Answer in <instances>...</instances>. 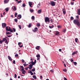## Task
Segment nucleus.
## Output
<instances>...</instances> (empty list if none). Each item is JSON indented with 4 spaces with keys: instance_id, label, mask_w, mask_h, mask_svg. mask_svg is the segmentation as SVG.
I'll list each match as a JSON object with an SVG mask.
<instances>
[{
    "instance_id": "1",
    "label": "nucleus",
    "mask_w": 80,
    "mask_h": 80,
    "mask_svg": "<svg viewBox=\"0 0 80 80\" xmlns=\"http://www.w3.org/2000/svg\"><path fill=\"white\" fill-rule=\"evenodd\" d=\"M73 23L78 27H80V21L78 19H74L73 21Z\"/></svg>"
},
{
    "instance_id": "2",
    "label": "nucleus",
    "mask_w": 80,
    "mask_h": 80,
    "mask_svg": "<svg viewBox=\"0 0 80 80\" xmlns=\"http://www.w3.org/2000/svg\"><path fill=\"white\" fill-rule=\"evenodd\" d=\"M4 42H5V43H6L7 44H8V42L7 41H9V38L7 37H6L5 38H3V39Z\"/></svg>"
},
{
    "instance_id": "3",
    "label": "nucleus",
    "mask_w": 80,
    "mask_h": 80,
    "mask_svg": "<svg viewBox=\"0 0 80 80\" xmlns=\"http://www.w3.org/2000/svg\"><path fill=\"white\" fill-rule=\"evenodd\" d=\"M49 4H51L52 6H54L55 5V3L54 1H51L50 3H49Z\"/></svg>"
},
{
    "instance_id": "4",
    "label": "nucleus",
    "mask_w": 80,
    "mask_h": 80,
    "mask_svg": "<svg viewBox=\"0 0 80 80\" xmlns=\"http://www.w3.org/2000/svg\"><path fill=\"white\" fill-rule=\"evenodd\" d=\"M45 22H50V19L48 17H46L45 19Z\"/></svg>"
},
{
    "instance_id": "5",
    "label": "nucleus",
    "mask_w": 80,
    "mask_h": 80,
    "mask_svg": "<svg viewBox=\"0 0 80 80\" xmlns=\"http://www.w3.org/2000/svg\"><path fill=\"white\" fill-rule=\"evenodd\" d=\"M37 62L36 60H35L34 62H33V61L31 62V64L32 65H34L35 64H36Z\"/></svg>"
},
{
    "instance_id": "6",
    "label": "nucleus",
    "mask_w": 80,
    "mask_h": 80,
    "mask_svg": "<svg viewBox=\"0 0 80 80\" xmlns=\"http://www.w3.org/2000/svg\"><path fill=\"white\" fill-rule=\"evenodd\" d=\"M63 14L65 15L66 13V10L64 8H63L62 10Z\"/></svg>"
},
{
    "instance_id": "7",
    "label": "nucleus",
    "mask_w": 80,
    "mask_h": 80,
    "mask_svg": "<svg viewBox=\"0 0 80 80\" xmlns=\"http://www.w3.org/2000/svg\"><path fill=\"white\" fill-rule=\"evenodd\" d=\"M34 29L35 30H32V31L35 32H36L38 31V28H35Z\"/></svg>"
},
{
    "instance_id": "8",
    "label": "nucleus",
    "mask_w": 80,
    "mask_h": 80,
    "mask_svg": "<svg viewBox=\"0 0 80 80\" xmlns=\"http://www.w3.org/2000/svg\"><path fill=\"white\" fill-rule=\"evenodd\" d=\"M2 26L3 28L4 27H6V24L5 23H2Z\"/></svg>"
},
{
    "instance_id": "9",
    "label": "nucleus",
    "mask_w": 80,
    "mask_h": 80,
    "mask_svg": "<svg viewBox=\"0 0 80 80\" xmlns=\"http://www.w3.org/2000/svg\"><path fill=\"white\" fill-rule=\"evenodd\" d=\"M20 67V69L21 71H23L24 70V68L23 66H21Z\"/></svg>"
},
{
    "instance_id": "10",
    "label": "nucleus",
    "mask_w": 80,
    "mask_h": 80,
    "mask_svg": "<svg viewBox=\"0 0 80 80\" xmlns=\"http://www.w3.org/2000/svg\"><path fill=\"white\" fill-rule=\"evenodd\" d=\"M22 18V16L21 14H19L18 15V17L17 18L18 19H20Z\"/></svg>"
},
{
    "instance_id": "11",
    "label": "nucleus",
    "mask_w": 80,
    "mask_h": 80,
    "mask_svg": "<svg viewBox=\"0 0 80 80\" xmlns=\"http://www.w3.org/2000/svg\"><path fill=\"white\" fill-rule=\"evenodd\" d=\"M9 1V0H4V3L6 4Z\"/></svg>"
},
{
    "instance_id": "12",
    "label": "nucleus",
    "mask_w": 80,
    "mask_h": 80,
    "mask_svg": "<svg viewBox=\"0 0 80 80\" xmlns=\"http://www.w3.org/2000/svg\"><path fill=\"white\" fill-rule=\"evenodd\" d=\"M78 53V52L77 51L73 52V53H72V55H74V54H76Z\"/></svg>"
},
{
    "instance_id": "13",
    "label": "nucleus",
    "mask_w": 80,
    "mask_h": 80,
    "mask_svg": "<svg viewBox=\"0 0 80 80\" xmlns=\"http://www.w3.org/2000/svg\"><path fill=\"white\" fill-rule=\"evenodd\" d=\"M42 11V9H39L38 11V13L39 14L41 13Z\"/></svg>"
},
{
    "instance_id": "14",
    "label": "nucleus",
    "mask_w": 80,
    "mask_h": 80,
    "mask_svg": "<svg viewBox=\"0 0 80 80\" xmlns=\"http://www.w3.org/2000/svg\"><path fill=\"white\" fill-rule=\"evenodd\" d=\"M8 59L9 60L12 61V59L11 58V57L10 56H8Z\"/></svg>"
},
{
    "instance_id": "15",
    "label": "nucleus",
    "mask_w": 80,
    "mask_h": 80,
    "mask_svg": "<svg viewBox=\"0 0 80 80\" xmlns=\"http://www.w3.org/2000/svg\"><path fill=\"white\" fill-rule=\"evenodd\" d=\"M29 4L30 7L32 8V4L31 3V2H29Z\"/></svg>"
},
{
    "instance_id": "16",
    "label": "nucleus",
    "mask_w": 80,
    "mask_h": 80,
    "mask_svg": "<svg viewBox=\"0 0 80 80\" xmlns=\"http://www.w3.org/2000/svg\"><path fill=\"white\" fill-rule=\"evenodd\" d=\"M9 31H10L11 32H13V30H12L11 29V28L10 27H9Z\"/></svg>"
},
{
    "instance_id": "17",
    "label": "nucleus",
    "mask_w": 80,
    "mask_h": 80,
    "mask_svg": "<svg viewBox=\"0 0 80 80\" xmlns=\"http://www.w3.org/2000/svg\"><path fill=\"white\" fill-rule=\"evenodd\" d=\"M78 14L80 15V9H78Z\"/></svg>"
},
{
    "instance_id": "18",
    "label": "nucleus",
    "mask_w": 80,
    "mask_h": 80,
    "mask_svg": "<svg viewBox=\"0 0 80 80\" xmlns=\"http://www.w3.org/2000/svg\"><path fill=\"white\" fill-rule=\"evenodd\" d=\"M59 32L58 31H57L56 32L55 35L56 36H58L59 35Z\"/></svg>"
},
{
    "instance_id": "19",
    "label": "nucleus",
    "mask_w": 80,
    "mask_h": 80,
    "mask_svg": "<svg viewBox=\"0 0 80 80\" xmlns=\"http://www.w3.org/2000/svg\"><path fill=\"white\" fill-rule=\"evenodd\" d=\"M66 31V29H64L62 30V32H63L64 33H65Z\"/></svg>"
},
{
    "instance_id": "20",
    "label": "nucleus",
    "mask_w": 80,
    "mask_h": 80,
    "mask_svg": "<svg viewBox=\"0 0 80 80\" xmlns=\"http://www.w3.org/2000/svg\"><path fill=\"white\" fill-rule=\"evenodd\" d=\"M13 8H13V10L14 11H16L17 10V8L15 7V6H13Z\"/></svg>"
},
{
    "instance_id": "21",
    "label": "nucleus",
    "mask_w": 80,
    "mask_h": 80,
    "mask_svg": "<svg viewBox=\"0 0 80 80\" xmlns=\"http://www.w3.org/2000/svg\"><path fill=\"white\" fill-rule=\"evenodd\" d=\"M32 77H33V78H34L35 79H37V78L36 75H33V76H32Z\"/></svg>"
},
{
    "instance_id": "22",
    "label": "nucleus",
    "mask_w": 80,
    "mask_h": 80,
    "mask_svg": "<svg viewBox=\"0 0 80 80\" xmlns=\"http://www.w3.org/2000/svg\"><path fill=\"white\" fill-rule=\"evenodd\" d=\"M37 27H40V24L39 23H38L37 24Z\"/></svg>"
},
{
    "instance_id": "23",
    "label": "nucleus",
    "mask_w": 80,
    "mask_h": 80,
    "mask_svg": "<svg viewBox=\"0 0 80 80\" xmlns=\"http://www.w3.org/2000/svg\"><path fill=\"white\" fill-rule=\"evenodd\" d=\"M6 34L7 35H10V34H11V33L8 32H6Z\"/></svg>"
},
{
    "instance_id": "24",
    "label": "nucleus",
    "mask_w": 80,
    "mask_h": 80,
    "mask_svg": "<svg viewBox=\"0 0 80 80\" xmlns=\"http://www.w3.org/2000/svg\"><path fill=\"white\" fill-rule=\"evenodd\" d=\"M53 27H54V25H52V26H49V28L51 29H52L53 28Z\"/></svg>"
},
{
    "instance_id": "25",
    "label": "nucleus",
    "mask_w": 80,
    "mask_h": 80,
    "mask_svg": "<svg viewBox=\"0 0 80 80\" xmlns=\"http://www.w3.org/2000/svg\"><path fill=\"white\" fill-rule=\"evenodd\" d=\"M9 27H6V31H9Z\"/></svg>"
},
{
    "instance_id": "26",
    "label": "nucleus",
    "mask_w": 80,
    "mask_h": 80,
    "mask_svg": "<svg viewBox=\"0 0 80 80\" xmlns=\"http://www.w3.org/2000/svg\"><path fill=\"white\" fill-rule=\"evenodd\" d=\"M3 42H4V41H3V40H1V39H0V43L1 44H2Z\"/></svg>"
},
{
    "instance_id": "27",
    "label": "nucleus",
    "mask_w": 80,
    "mask_h": 80,
    "mask_svg": "<svg viewBox=\"0 0 80 80\" xmlns=\"http://www.w3.org/2000/svg\"><path fill=\"white\" fill-rule=\"evenodd\" d=\"M5 10H6V12H8V11L9 9L8 8H6L5 9Z\"/></svg>"
},
{
    "instance_id": "28",
    "label": "nucleus",
    "mask_w": 80,
    "mask_h": 80,
    "mask_svg": "<svg viewBox=\"0 0 80 80\" xmlns=\"http://www.w3.org/2000/svg\"><path fill=\"white\" fill-rule=\"evenodd\" d=\"M40 6V3H39L38 4V5L37 7L38 8H39V7Z\"/></svg>"
},
{
    "instance_id": "29",
    "label": "nucleus",
    "mask_w": 80,
    "mask_h": 80,
    "mask_svg": "<svg viewBox=\"0 0 80 80\" xmlns=\"http://www.w3.org/2000/svg\"><path fill=\"white\" fill-rule=\"evenodd\" d=\"M31 19L32 20H35V17L34 16H32L31 18Z\"/></svg>"
},
{
    "instance_id": "30",
    "label": "nucleus",
    "mask_w": 80,
    "mask_h": 80,
    "mask_svg": "<svg viewBox=\"0 0 80 80\" xmlns=\"http://www.w3.org/2000/svg\"><path fill=\"white\" fill-rule=\"evenodd\" d=\"M36 57L37 58H39V57L40 58V56L39 54H37V55H36Z\"/></svg>"
},
{
    "instance_id": "31",
    "label": "nucleus",
    "mask_w": 80,
    "mask_h": 80,
    "mask_svg": "<svg viewBox=\"0 0 80 80\" xmlns=\"http://www.w3.org/2000/svg\"><path fill=\"white\" fill-rule=\"evenodd\" d=\"M18 27H19V29H22V28H21V25H18Z\"/></svg>"
},
{
    "instance_id": "32",
    "label": "nucleus",
    "mask_w": 80,
    "mask_h": 80,
    "mask_svg": "<svg viewBox=\"0 0 80 80\" xmlns=\"http://www.w3.org/2000/svg\"><path fill=\"white\" fill-rule=\"evenodd\" d=\"M30 11L31 12H34L33 10L32 9H30Z\"/></svg>"
},
{
    "instance_id": "33",
    "label": "nucleus",
    "mask_w": 80,
    "mask_h": 80,
    "mask_svg": "<svg viewBox=\"0 0 80 80\" xmlns=\"http://www.w3.org/2000/svg\"><path fill=\"white\" fill-rule=\"evenodd\" d=\"M31 26H32V24H29V25H28V27L29 28H30V27H31Z\"/></svg>"
},
{
    "instance_id": "34",
    "label": "nucleus",
    "mask_w": 80,
    "mask_h": 80,
    "mask_svg": "<svg viewBox=\"0 0 80 80\" xmlns=\"http://www.w3.org/2000/svg\"><path fill=\"white\" fill-rule=\"evenodd\" d=\"M35 69L34 68H33V69H32V70H31V71H32V72H34V71H35Z\"/></svg>"
},
{
    "instance_id": "35",
    "label": "nucleus",
    "mask_w": 80,
    "mask_h": 80,
    "mask_svg": "<svg viewBox=\"0 0 80 80\" xmlns=\"http://www.w3.org/2000/svg\"><path fill=\"white\" fill-rule=\"evenodd\" d=\"M30 73L31 74V75H33V73L31 71H30Z\"/></svg>"
},
{
    "instance_id": "36",
    "label": "nucleus",
    "mask_w": 80,
    "mask_h": 80,
    "mask_svg": "<svg viewBox=\"0 0 80 80\" xmlns=\"http://www.w3.org/2000/svg\"><path fill=\"white\" fill-rule=\"evenodd\" d=\"M78 40V39L77 38H76L75 39V41L76 42H77Z\"/></svg>"
},
{
    "instance_id": "37",
    "label": "nucleus",
    "mask_w": 80,
    "mask_h": 80,
    "mask_svg": "<svg viewBox=\"0 0 80 80\" xmlns=\"http://www.w3.org/2000/svg\"><path fill=\"white\" fill-rule=\"evenodd\" d=\"M57 27L58 28H60L61 27V26L60 25H58Z\"/></svg>"
},
{
    "instance_id": "38",
    "label": "nucleus",
    "mask_w": 80,
    "mask_h": 80,
    "mask_svg": "<svg viewBox=\"0 0 80 80\" xmlns=\"http://www.w3.org/2000/svg\"><path fill=\"white\" fill-rule=\"evenodd\" d=\"M70 19L71 20H73L74 19V18L72 17H71Z\"/></svg>"
},
{
    "instance_id": "39",
    "label": "nucleus",
    "mask_w": 80,
    "mask_h": 80,
    "mask_svg": "<svg viewBox=\"0 0 80 80\" xmlns=\"http://www.w3.org/2000/svg\"><path fill=\"white\" fill-rule=\"evenodd\" d=\"M73 63H74V64L75 65H76L77 64V63L76 62H73Z\"/></svg>"
},
{
    "instance_id": "40",
    "label": "nucleus",
    "mask_w": 80,
    "mask_h": 80,
    "mask_svg": "<svg viewBox=\"0 0 80 80\" xmlns=\"http://www.w3.org/2000/svg\"><path fill=\"white\" fill-rule=\"evenodd\" d=\"M12 30L14 32H15L16 31V29H15L14 28H13Z\"/></svg>"
},
{
    "instance_id": "41",
    "label": "nucleus",
    "mask_w": 80,
    "mask_h": 80,
    "mask_svg": "<svg viewBox=\"0 0 80 80\" xmlns=\"http://www.w3.org/2000/svg\"><path fill=\"white\" fill-rule=\"evenodd\" d=\"M22 2V0H20L19 1H18V3H21Z\"/></svg>"
},
{
    "instance_id": "42",
    "label": "nucleus",
    "mask_w": 80,
    "mask_h": 80,
    "mask_svg": "<svg viewBox=\"0 0 80 80\" xmlns=\"http://www.w3.org/2000/svg\"><path fill=\"white\" fill-rule=\"evenodd\" d=\"M50 21L51 22V23H52L53 22V20H52V19H51Z\"/></svg>"
},
{
    "instance_id": "43",
    "label": "nucleus",
    "mask_w": 80,
    "mask_h": 80,
    "mask_svg": "<svg viewBox=\"0 0 80 80\" xmlns=\"http://www.w3.org/2000/svg\"><path fill=\"white\" fill-rule=\"evenodd\" d=\"M28 65V64H23V65H24V67H25L26 66Z\"/></svg>"
},
{
    "instance_id": "44",
    "label": "nucleus",
    "mask_w": 80,
    "mask_h": 80,
    "mask_svg": "<svg viewBox=\"0 0 80 80\" xmlns=\"http://www.w3.org/2000/svg\"><path fill=\"white\" fill-rule=\"evenodd\" d=\"M14 21L16 22H18V19H14Z\"/></svg>"
},
{
    "instance_id": "45",
    "label": "nucleus",
    "mask_w": 80,
    "mask_h": 80,
    "mask_svg": "<svg viewBox=\"0 0 80 80\" xmlns=\"http://www.w3.org/2000/svg\"><path fill=\"white\" fill-rule=\"evenodd\" d=\"M17 14H18V13H16V12L15 13V17H17Z\"/></svg>"
},
{
    "instance_id": "46",
    "label": "nucleus",
    "mask_w": 80,
    "mask_h": 80,
    "mask_svg": "<svg viewBox=\"0 0 80 80\" xmlns=\"http://www.w3.org/2000/svg\"><path fill=\"white\" fill-rule=\"evenodd\" d=\"M17 75L16 74H15L14 75V78H17Z\"/></svg>"
},
{
    "instance_id": "47",
    "label": "nucleus",
    "mask_w": 80,
    "mask_h": 80,
    "mask_svg": "<svg viewBox=\"0 0 80 80\" xmlns=\"http://www.w3.org/2000/svg\"><path fill=\"white\" fill-rule=\"evenodd\" d=\"M22 6L23 7H25L26 6L25 4H23L22 5Z\"/></svg>"
},
{
    "instance_id": "48",
    "label": "nucleus",
    "mask_w": 80,
    "mask_h": 80,
    "mask_svg": "<svg viewBox=\"0 0 80 80\" xmlns=\"http://www.w3.org/2000/svg\"><path fill=\"white\" fill-rule=\"evenodd\" d=\"M18 56V54H16L15 55V57H17Z\"/></svg>"
},
{
    "instance_id": "49",
    "label": "nucleus",
    "mask_w": 80,
    "mask_h": 80,
    "mask_svg": "<svg viewBox=\"0 0 80 80\" xmlns=\"http://www.w3.org/2000/svg\"><path fill=\"white\" fill-rule=\"evenodd\" d=\"M62 71H63V72H67V70L66 69H63L62 70Z\"/></svg>"
},
{
    "instance_id": "50",
    "label": "nucleus",
    "mask_w": 80,
    "mask_h": 80,
    "mask_svg": "<svg viewBox=\"0 0 80 80\" xmlns=\"http://www.w3.org/2000/svg\"><path fill=\"white\" fill-rule=\"evenodd\" d=\"M32 66L33 65H32L31 64H30L29 65V67H32Z\"/></svg>"
},
{
    "instance_id": "51",
    "label": "nucleus",
    "mask_w": 80,
    "mask_h": 80,
    "mask_svg": "<svg viewBox=\"0 0 80 80\" xmlns=\"http://www.w3.org/2000/svg\"><path fill=\"white\" fill-rule=\"evenodd\" d=\"M13 62L14 64H16L15 61V60H13Z\"/></svg>"
},
{
    "instance_id": "52",
    "label": "nucleus",
    "mask_w": 80,
    "mask_h": 80,
    "mask_svg": "<svg viewBox=\"0 0 80 80\" xmlns=\"http://www.w3.org/2000/svg\"><path fill=\"white\" fill-rule=\"evenodd\" d=\"M50 72H54V71L53 70H50Z\"/></svg>"
},
{
    "instance_id": "53",
    "label": "nucleus",
    "mask_w": 80,
    "mask_h": 80,
    "mask_svg": "<svg viewBox=\"0 0 80 80\" xmlns=\"http://www.w3.org/2000/svg\"><path fill=\"white\" fill-rule=\"evenodd\" d=\"M22 62L23 63L24 62V60L23 59H22Z\"/></svg>"
},
{
    "instance_id": "54",
    "label": "nucleus",
    "mask_w": 80,
    "mask_h": 80,
    "mask_svg": "<svg viewBox=\"0 0 80 80\" xmlns=\"http://www.w3.org/2000/svg\"><path fill=\"white\" fill-rule=\"evenodd\" d=\"M22 43V42H19L18 44L19 46H20V45H21Z\"/></svg>"
},
{
    "instance_id": "55",
    "label": "nucleus",
    "mask_w": 80,
    "mask_h": 80,
    "mask_svg": "<svg viewBox=\"0 0 80 80\" xmlns=\"http://www.w3.org/2000/svg\"><path fill=\"white\" fill-rule=\"evenodd\" d=\"M8 37H10L12 36V35H6Z\"/></svg>"
},
{
    "instance_id": "56",
    "label": "nucleus",
    "mask_w": 80,
    "mask_h": 80,
    "mask_svg": "<svg viewBox=\"0 0 80 80\" xmlns=\"http://www.w3.org/2000/svg\"><path fill=\"white\" fill-rule=\"evenodd\" d=\"M74 2H72L71 4V5H74Z\"/></svg>"
},
{
    "instance_id": "57",
    "label": "nucleus",
    "mask_w": 80,
    "mask_h": 80,
    "mask_svg": "<svg viewBox=\"0 0 80 80\" xmlns=\"http://www.w3.org/2000/svg\"><path fill=\"white\" fill-rule=\"evenodd\" d=\"M76 18H79V16H76Z\"/></svg>"
},
{
    "instance_id": "58",
    "label": "nucleus",
    "mask_w": 80,
    "mask_h": 80,
    "mask_svg": "<svg viewBox=\"0 0 80 80\" xmlns=\"http://www.w3.org/2000/svg\"><path fill=\"white\" fill-rule=\"evenodd\" d=\"M22 74H24L25 72H24L23 71H22Z\"/></svg>"
},
{
    "instance_id": "59",
    "label": "nucleus",
    "mask_w": 80,
    "mask_h": 80,
    "mask_svg": "<svg viewBox=\"0 0 80 80\" xmlns=\"http://www.w3.org/2000/svg\"><path fill=\"white\" fill-rule=\"evenodd\" d=\"M39 60H40V58L39 57L37 58V60L39 61Z\"/></svg>"
},
{
    "instance_id": "60",
    "label": "nucleus",
    "mask_w": 80,
    "mask_h": 80,
    "mask_svg": "<svg viewBox=\"0 0 80 80\" xmlns=\"http://www.w3.org/2000/svg\"><path fill=\"white\" fill-rule=\"evenodd\" d=\"M28 68H25V69L26 70H28Z\"/></svg>"
},
{
    "instance_id": "61",
    "label": "nucleus",
    "mask_w": 80,
    "mask_h": 80,
    "mask_svg": "<svg viewBox=\"0 0 80 80\" xmlns=\"http://www.w3.org/2000/svg\"><path fill=\"white\" fill-rule=\"evenodd\" d=\"M28 68H29L30 70H31L32 69V68H31L30 67H28Z\"/></svg>"
},
{
    "instance_id": "62",
    "label": "nucleus",
    "mask_w": 80,
    "mask_h": 80,
    "mask_svg": "<svg viewBox=\"0 0 80 80\" xmlns=\"http://www.w3.org/2000/svg\"><path fill=\"white\" fill-rule=\"evenodd\" d=\"M71 62H73V60L72 59L71 60Z\"/></svg>"
},
{
    "instance_id": "63",
    "label": "nucleus",
    "mask_w": 80,
    "mask_h": 80,
    "mask_svg": "<svg viewBox=\"0 0 80 80\" xmlns=\"http://www.w3.org/2000/svg\"><path fill=\"white\" fill-rule=\"evenodd\" d=\"M19 47H20V48H22L23 47V45H19Z\"/></svg>"
},
{
    "instance_id": "64",
    "label": "nucleus",
    "mask_w": 80,
    "mask_h": 80,
    "mask_svg": "<svg viewBox=\"0 0 80 80\" xmlns=\"http://www.w3.org/2000/svg\"><path fill=\"white\" fill-rule=\"evenodd\" d=\"M64 78V80H68L67 79V78Z\"/></svg>"
}]
</instances>
